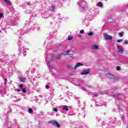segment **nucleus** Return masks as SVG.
<instances>
[{"mask_svg": "<svg viewBox=\"0 0 128 128\" xmlns=\"http://www.w3.org/2000/svg\"><path fill=\"white\" fill-rule=\"evenodd\" d=\"M54 60V57L52 56L51 54L48 56V57L45 58L44 61L46 64H48V66L49 68H50V62H52Z\"/></svg>", "mask_w": 128, "mask_h": 128, "instance_id": "nucleus-1", "label": "nucleus"}, {"mask_svg": "<svg viewBox=\"0 0 128 128\" xmlns=\"http://www.w3.org/2000/svg\"><path fill=\"white\" fill-rule=\"evenodd\" d=\"M78 4L80 8H82V10H84L86 8V3L84 0H80L78 3Z\"/></svg>", "mask_w": 128, "mask_h": 128, "instance_id": "nucleus-2", "label": "nucleus"}, {"mask_svg": "<svg viewBox=\"0 0 128 128\" xmlns=\"http://www.w3.org/2000/svg\"><path fill=\"white\" fill-rule=\"evenodd\" d=\"M104 36L106 40H112V36L106 33H104Z\"/></svg>", "mask_w": 128, "mask_h": 128, "instance_id": "nucleus-3", "label": "nucleus"}, {"mask_svg": "<svg viewBox=\"0 0 128 128\" xmlns=\"http://www.w3.org/2000/svg\"><path fill=\"white\" fill-rule=\"evenodd\" d=\"M19 52H20V54H23L24 56H26V51L24 50V48L22 47H20L19 48Z\"/></svg>", "mask_w": 128, "mask_h": 128, "instance_id": "nucleus-4", "label": "nucleus"}, {"mask_svg": "<svg viewBox=\"0 0 128 128\" xmlns=\"http://www.w3.org/2000/svg\"><path fill=\"white\" fill-rule=\"evenodd\" d=\"M90 69H86L82 71V72H81L82 76H84V74H90Z\"/></svg>", "mask_w": 128, "mask_h": 128, "instance_id": "nucleus-5", "label": "nucleus"}, {"mask_svg": "<svg viewBox=\"0 0 128 128\" xmlns=\"http://www.w3.org/2000/svg\"><path fill=\"white\" fill-rule=\"evenodd\" d=\"M30 30H34V28H38V24H34L32 23H30Z\"/></svg>", "mask_w": 128, "mask_h": 128, "instance_id": "nucleus-6", "label": "nucleus"}, {"mask_svg": "<svg viewBox=\"0 0 128 128\" xmlns=\"http://www.w3.org/2000/svg\"><path fill=\"white\" fill-rule=\"evenodd\" d=\"M100 103H99L98 102H96V106H100L102 105L106 106V102H102V100H100Z\"/></svg>", "mask_w": 128, "mask_h": 128, "instance_id": "nucleus-7", "label": "nucleus"}, {"mask_svg": "<svg viewBox=\"0 0 128 128\" xmlns=\"http://www.w3.org/2000/svg\"><path fill=\"white\" fill-rule=\"evenodd\" d=\"M117 48L118 50V52L120 54H122L124 52V48L121 46H117Z\"/></svg>", "mask_w": 128, "mask_h": 128, "instance_id": "nucleus-8", "label": "nucleus"}, {"mask_svg": "<svg viewBox=\"0 0 128 128\" xmlns=\"http://www.w3.org/2000/svg\"><path fill=\"white\" fill-rule=\"evenodd\" d=\"M51 124H53V126H57V128H60V124L56 120H52L50 122Z\"/></svg>", "mask_w": 128, "mask_h": 128, "instance_id": "nucleus-9", "label": "nucleus"}, {"mask_svg": "<svg viewBox=\"0 0 128 128\" xmlns=\"http://www.w3.org/2000/svg\"><path fill=\"white\" fill-rule=\"evenodd\" d=\"M82 66V63H76V64L75 65V66L74 67L73 70H75L76 68H78L80 67V66Z\"/></svg>", "mask_w": 128, "mask_h": 128, "instance_id": "nucleus-10", "label": "nucleus"}, {"mask_svg": "<svg viewBox=\"0 0 128 128\" xmlns=\"http://www.w3.org/2000/svg\"><path fill=\"white\" fill-rule=\"evenodd\" d=\"M106 76H107L108 78H111V80H114V76L110 74L109 73L106 74Z\"/></svg>", "mask_w": 128, "mask_h": 128, "instance_id": "nucleus-11", "label": "nucleus"}, {"mask_svg": "<svg viewBox=\"0 0 128 128\" xmlns=\"http://www.w3.org/2000/svg\"><path fill=\"white\" fill-rule=\"evenodd\" d=\"M20 80L21 82H26V78L24 77H20Z\"/></svg>", "mask_w": 128, "mask_h": 128, "instance_id": "nucleus-12", "label": "nucleus"}, {"mask_svg": "<svg viewBox=\"0 0 128 128\" xmlns=\"http://www.w3.org/2000/svg\"><path fill=\"white\" fill-rule=\"evenodd\" d=\"M3 2H4L8 6H12V3L8 0H3Z\"/></svg>", "mask_w": 128, "mask_h": 128, "instance_id": "nucleus-13", "label": "nucleus"}, {"mask_svg": "<svg viewBox=\"0 0 128 128\" xmlns=\"http://www.w3.org/2000/svg\"><path fill=\"white\" fill-rule=\"evenodd\" d=\"M92 50H98V46L94 44L92 46Z\"/></svg>", "mask_w": 128, "mask_h": 128, "instance_id": "nucleus-14", "label": "nucleus"}, {"mask_svg": "<svg viewBox=\"0 0 128 128\" xmlns=\"http://www.w3.org/2000/svg\"><path fill=\"white\" fill-rule=\"evenodd\" d=\"M62 110H66V112H68V108L67 106H62Z\"/></svg>", "mask_w": 128, "mask_h": 128, "instance_id": "nucleus-15", "label": "nucleus"}, {"mask_svg": "<svg viewBox=\"0 0 128 128\" xmlns=\"http://www.w3.org/2000/svg\"><path fill=\"white\" fill-rule=\"evenodd\" d=\"M96 6H99L100 8H102V2H98L96 4Z\"/></svg>", "mask_w": 128, "mask_h": 128, "instance_id": "nucleus-16", "label": "nucleus"}, {"mask_svg": "<svg viewBox=\"0 0 128 128\" xmlns=\"http://www.w3.org/2000/svg\"><path fill=\"white\" fill-rule=\"evenodd\" d=\"M66 68H70V70H74V67L70 65V64H68L66 66Z\"/></svg>", "mask_w": 128, "mask_h": 128, "instance_id": "nucleus-17", "label": "nucleus"}, {"mask_svg": "<svg viewBox=\"0 0 128 128\" xmlns=\"http://www.w3.org/2000/svg\"><path fill=\"white\" fill-rule=\"evenodd\" d=\"M28 112L29 114H32L34 112V111L32 110V108H30L28 110Z\"/></svg>", "mask_w": 128, "mask_h": 128, "instance_id": "nucleus-18", "label": "nucleus"}, {"mask_svg": "<svg viewBox=\"0 0 128 128\" xmlns=\"http://www.w3.org/2000/svg\"><path fill=\"white\" fill-rule=\"evenodd\" d=\"M19 88L20 91L22 90V89L24 88V86L22 85H20L19 86Z\"/></svg>", "mask_w": 128, "mask_h": 128, "instance_id": "nucleus-19", "label": "nucleus"}, {"mask_svg": "<svg viewBox=\"0 0 128 128\" xmlns=\"http://www.w3.org/2000/svg\"><path fill=\"white\" fill-rule=\"evenodd\" d=\"M88 34L89 36H90L94 34V32H90L88 33Z\"/></svg>", "mask_w": 128, "mask_h": 128, "instance_id": "nucleus-20", "label": "nucleus"}, {"mask_svg": "<svg viewBox=\"0 0 128 128\" xmlns=\"http://www.w3.org/2000/svg\"><path fill=\"white\" fill-rule=\"evenodd\" d=\"M68 52H70V50H68L66 52H64L63 53L64 54L66 55V54H68Z\"/></svg>", "mask_w": 128, "mask_h": 128, "instance_id": "nucleus-21", "label": "nucleus"}, {"mask_svg": "<svg viewBox=\"0 0 128 128\" xmlns=\"http://www.w3.org/2000/svg\"><path fill=\"white\" fill-rule=\"evenodd\" d=\"M72 40V36H68V40Z\"/></svg>", "mask_w": 128, "mask_h": 128, "instance_id": "nucleus-22", "label": "nucleus"}, {"mask_svg": "<svg viewBox=\"0 0 128 128\" xmlns=\"http://www.w3.org/2000/svg\"><path fill=\"white\" fill-rule=\"evenodd\" d=\"M54 6H52L50 10H51V12H54Z\"/></svg>", "mask_w": 128, "mask_h": 128, "instance_id": "nucleus-23", "label": "nucleus"}, {"mask_svg": "<svg viewBox=\"0 0 128 128\" xmlns=\"http://www.w3.org/2000/svg\"><path fill=\"white\" fill-rule=\"evenodd\" d=\"M104 126H105L106 128H108L109 126H108V125L107 124H104V125L103 126V128H104Z\"/></svg>", "mask_w": 128, "mask_h": 128, "instance_id": "nucleus-24", "label": "nucleus"}, {"mask_svg": "<svg viewBox=\"0 0 128 128\" xmlns=\"http://www.w3.org/2000/svg\"><path fill=\"white\" fill-rule=\"evenodd\" d=\"M58 110L57 108H54L53 109V111L55 112H58Z\"/></svg>", "mask_w": 128, "mask_h": 128, "instance_id": "nucleus-25", "label": "nucleus"}, {"mask_svg": "<svg viewBox=\"0 0 128 128\" xmlns=\"http://www.w3.org/2000/svg\"><path fill=\"white\" fill-rule=\"evenodd\" d=\"M84 31L83 30H82L80 31V34H84Z\"/></svg>", "mask_w": 128, "mask_h": 128, "instance_id": "nucleus-26", "label": "nucleus"}, {"mask_svg": "<svg viewBox=\"0 0 128 128\" xmlns=\"http://www.w3.org/2000/svg\"><path fill=\"white\" fill-rule=\"evenodd\" d=\"M116 70H120V68L119 66H116Z\"/></svg>", "mask_w": 128, "mask_h": 128, "instance_id": "nucleus-27", "label": "nucleus"}, {"mask_svg": "<svg viewBox=\"0 0 128 128\" xmlns=\"http://www.w3.org/2000/svg\"><path fill=\"white\" fill-rule=\"evenodd\" d=\"M22 92L26 93V88H22Z\"/></svg>", "mask_w": 128, "mask_h": 128, "instance_id": "nucleus-28", "label": "nucleus"}, {"mask_svg": "<svg viewBox=\"0 0 128 128\" xmlns=\"http://www.w3.org/2000/svg\"><path fill=\"white\" fill-rule=\"evenodd\" d=\"M46 90H48L50 88V86H48V84L46 85Z\"/></svg>", "mask_w": 128, "mask_h": 128, "instance_id": "nucleus-29", "label": "nucleus"}, {"mask_svg": "<svg viewBox=\"0 0 128 128\" xmlns=\"http://www.w3.org/2000/svg\"><path fill=\"white\" fill-rule=\"evenodd\" d=\"M122 42V40H117V42Z\"/></svg>", "mask_w": 128, "mask_h": 128, "instance_id": "nucleus-30", "label": "nucleus"}, {"mask_svg": "<svg viewBox=\"0 0 128 128\" xmlns=\"http://www.w3.org/2000/svg\"><path fill=\"white\" fill-rule=\"evenodd\" d=\"M119 36H124V34L122 33V32H120V33H119Z\"/></svg>", "mask_w": 128, "mask_h": 128, "instance_id": "nucleus-31", "label": "nucleus"}, {"mask_svg": "<svg viewBox=\"0 0 128 128\" xmlns=\"http://www.w3.org/2000/svg\"><path fill=\"white\" fill-rule=\"evenodd\" d=\"M3 16H4V14H2V13H0V18H2Z\"/></svg>", "mask_w": 128, "mask_h": 128, "instance_id": "nucleus-32", "label": "nucleus"}, {"mask_svg": "<svg viewBox=\"0 0 128 128\" xmlns=\"http://www.w3.org/2000/svg\"><path fill=\"white\" fill-rule=\"evenodd\" d=\"M75 85H76V86H80V84L76 82V84H75Z\"/></svg>", "mask_w": 128, "mask_h": 128, "instance_id": "nucleus-33", "label": "nucleus"}, {"mask_svg": "<svg viewBox=\"0 0 128 128\" xmlns=\"http://www.w3.org/2000/svg\"><path fill=\"white\" fill-rule=\"evenodd\" d=\"M124 42H125V44H128V40H126Z\"/></svg>", "mask_w": 128, "mask_h": 128, "instance_id": "nucleus-34", "label": "nucleus"}, {"mask_svg": "<svg viewBox=\"0 0 128 128\" xmlns=\"http://www.w3.org/2000/svg\"><path fill=\"white\" fill-rule=\"evenodd\" d=\"M18 46H20V40H18Z\"/></svg>", "mask_w": 128, "mask_h": 128, "instance_id": "nucleus-35", "label": "nucleus"}, {"mask_svg": "<svg viewBox=\"0 0 128 128\" xmlns=\"http://www.w3.org/2000/svg\"><path fill=\"white\" fill-rule=\"evenodd\" d=\"M5 82H8V79H6V78H5L4 80Z\"/></svg>", "mask_w": 128, "mask_h": 128, "instance_id": "nucleus-36", "label": "nucleus"}, {"mask_svg": "<svg viewBox=\"0 0 128 128\" xmlns=\"http://www.w3.org/2000/svg\"><path fill=\"white\" fill-rule=\"evenodd\" d=\"M82 90H84V92L86 90V88H82Z\"/></svg>", "mask_w": 128, "mask_h": 128, "instance_id": "nucleus-37", "label": "nucleus"}, {"mask_svg": "<svg viewBox=\"0 0 128 128\" xmlns=\"http://www.w3.org/2000/svg\"><path fill=\"white\" fill-rule=\"evenodd\" d=\"M17 92H20V89H18V90H17Z\"/></svg>", "mask_w": 128, "mask_h": 128, "instance_id": "nucleus-38", "label": "nucleus"}, {"mask_svg": "<svg viewBox=\"0 0 128 128\" xmlns=\"http://www.w3.org/2000/svg\"><path fill=\"white\" fill-rule=\"evenodd\" d=\"M27 4H28V6H30V3L28 2V3H27Z\"/></svg>", "mask_w": 128, "mask_h": 128, "instance_id": "nucleus-39", "label": "nucleus"}, {"mask_svg": "<svg viewBox=\"0 0 128 128\" xmlns=\"http://www.w3.org/2000/svg\"><path fill=\"white\" fill-rule=\"evenodd\" d=\"M94 96H98V94H95Z\"/></svg>", "mask_w": 128, "mask_h": 128, "instance_id": "nucleus-40", "label": "nucleus"}, {"mask_svg": "<svg viewBox=\"0 0 128 128\" xmlns=\"http://www.w3.org/2000/svg\"><path fill=\"white\" fill-rule=\"evenodd\" d=\"M48 18V17H44V18Z\"/></svg>", "mask_w": 128, "mask_h": 128, "instance_id": "nucleus-41", "label": "nucleus"}, {"mask_svg": "<svg viewBox=\"0 0 128 128\" xmlns=\"http://www.w3.org/2000/svg\"><path fill=\"white\" fill-rule=\"evenodd\" d=\"M42 16L44 18V15H42Z\"/></svg>", "mask_w": 128, "mask_h": 128, "instance_id": "nucleus-42", "label": "nucleus"}, {"mask_svg": "<svg viewBox=\"0 0 128 128\" xmlns=\"http://www.w3.org/2000/svg\"><path fill=\"white\" fill-rule=\"evenodd\" d=\"M45 57H46V58H48V56H45Z\"/></svg>", "mask_w": 128, "mask_h": 128, "instance_id": "nucleus-43", "label": "nucleus"}, {"mask_svg": "<svg viewBox=\"0 0 128 128\" xmlns=\"http://www.w3.org/2000/svg\"><path fill=\"white\" fill-rule=\"evenodd\" d=\"M58 114H56V116H58Z\"/></svg>", "mask_w": 128, "mask_h": 128, "instance_id": "nucleus-44", "label": "nucleus"}]
</instances>
